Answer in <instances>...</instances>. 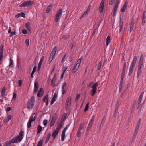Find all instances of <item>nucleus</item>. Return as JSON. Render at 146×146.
Listing matches in <instances>:
<instances>
[{"label":"nucleus","instance_id":"20e7f679","mask_svg":"<svg viewBox=\"0 0 146 146\" xmlns=\"http://www.w3.org/2000/svg\"><path fill=\"white\" fill-rule=\"evenodd\" d=\"M98 86V83L96 82L94 84H93L92 83H90L89 86L91 88H93L90 92V95L92 96H94L95 95L97 90V87Z\"/></svg>","mask_w":146,"mask_h":146},{"label":"nucleus","instance_id":"a19ab883","mask_svg":"<svg viewBox=\"0 0 146 146\" xmlns=\"http://www.w3.org/2000/svg\"><path fill=\"white\" fill-rule=\"evenodd\" d=\"M102 66V63L101 62H100L97 65V68L98 70H99L101 68V67Z\"/></svg>","mask_w":146,"mask_h":146},{"label":"nucleus","instance_id":"cd10ccee","mask_svg":"<svg viewBox=\"0 0 146 146\" xmlns=\"http://www.w3.org/2000/svg\"><path fill=\"white\" fill-rule=\"evenodd\" d=\"M123 23L122 21H120V23L119 24V32H121L123 28Z\"/></svg>","mask_w":146,"mask_h":146},{"label":"nucleus","instance_id":"c756f323","mask_svg":"<svg viewBox=\"0 0 146 146\" xmlns=\"http://www.w3.org/2000/svg\"><path fill=\"white\" fill-rule=\"evenodd\" d=\"M142 68H138L137 72V78H138L141 75V71Z\"/></svg>","mask_w":146,"mask_h":146},{"label":"nucleus","instance_id":"864d4df0","mask_svg":"<svg viewBox=\"0 0 146 146\" xmlns=\"http://www.w3.org/2000/svg\"><path fill=\"white\" fill-rule=\"evenodd\" d=\"M25 44L28 46L29 45V40L28 39H27L25 41Z\"/></svg>","mask_w":146,"mask_h":146},{"label":"nucleus","instance_id":"4c0bfd02","mask_svg":"<svg viewBox=\"0 0 146 146\" xmlns=\"http://www.w3.org/2000/svg\"><path fill=\"white\" fill-rule=\"evenodd\" d=\"M3 48H1V51L0 52V61L2 60L3 57V50L1 51V50H3Z\"/></svg>","mask_w":146,"mask_h":146},{"label":"nucleus","instance_id":"5fc2aeb1","mask_svg":"<svg viewBox=\"0 0 146 146\" xmlns=\"http://www.w3.org/2000/svg\"><path fill=\"white\" fill-rule=\"evenodd\" d=\"M126 9V8L123 7L120 10L121 12H124L125 11Z\"/></svg>","mask_w":146,"mask_h":146},{"label":"nucleus","instance_id":"f257e3e1","mask_svg":"<svg viewBox=\"0 0 146 146\" xmlns=\"http://www.w3.org/2000/svg\"><path fill=\"white\" fill-rule=\"evenodd\" d=\"M24 137V131L21 130L19 135L12 139L10 142L11 143H19L23 139Z\"/></svg>","mask_w":146,"mask_h":146},{"label":"nucleus","instance_id":"5701e85b","mask_svg":"<svg viewBox=\"0 0 146 146\" xmlns=\"http://www.w3.org/2000/svg\"><path fill=\"white\" fill-rule=\"evenodd\" d=\"M6 92V88L5 87H4L2 88L1 91V96L4 97L5 96Z\"/></svg>","mask_w":146,"mask_h":146},{"label":"nucleus","instance_id":"f03ea898","mask_svg":"<svg viewBox=\"0 0 146 146\" xmlns=\"http://www.w3.org/2000/svg\"><path fill=\"white\" fill-rule=\"evenodd\" d=\"M137 60V57L136 56H135L130 65V67L129 71L128 74L129 76H130L133 72V70L135 68Z\"/></svg>","mask_w":146,"mask_h":146},{"label":"nucleus","instance_id":"13d9d810","mask_svg":"<svg viewBox=\"0 0 146 146\" xmlns=\"http://www.w3.org/2000/svg\"><path fill=\"white\" fill-rule=\"evenodd\" d=\"M22 33L24 34H26L27 33V31L26 29L22 30Z\"/></svg>","mask_w":146,"mask_h":146},{"label":"nucleus","instance_id":"338daca9","mask_svg":"<svg viewBox=\"0 0 146 146\" xmlns=\"http://www.w3.org/2000/svg\"><path fill=\"white\" fill-rule=\"evenodd\" d=\"M127 3L126 2H125L124 3V4L123 5V7L127 8Z\"/></svg>","mask_w":146,"mask_h":146},{"label":"nucleus","instance_id":"dca6fc26","mask_svg":"<svg viewBox=\"0 0 146 146\" xmlns=\"http://www.w3.org/2000/svg\"><path fill=\"white\" fill-rule=\"evenodd\" d=\"M44 93V91L42 88H40L37 93V96L41 97Z\"/></svg>","mask_w":146,"mask_h":146},{"label":"nucleus","instance_id":"680f3d73","mask_svg":"<svg viewBox=\"0 0 146 146\" xmlns=\"http://www.w3.org/2000/svg\"><path fill=\"white\" fill-rule=\"evenodd\" d=\"M11 107H8L7 108V110H6V112L7 113L9 112L11 110Z\"/></svg>","mask_w":146,"mask_h":146},{"label":"nucleus","instance_id":"f3484780","mask_svg":"<svg viewBox=\"0 0 146 146\" xmlns=\"http://www.w3.org/2000/svg\"><path fill=\"white\" fill-rule=\"evenodd\" d=\"M134 23V21L133 20H131L130 23L129 24L130 33L132 31L133 29Z\"/></svg>","mask_w":146,"mask_h":146},{"label":"nucleus","instance_id":"8fccbe9b","mask_svg":"<svg viewBox=\"0 0 146 146\" xmlns=\"http://www.w3.org/2000/svg\"><path fill=\"white\" fill-rule=\"evenodd\" d=\"M20 14V16H21L23 18H25L26 17L25 14L23 12H21V13H19Z\"/></svg>","mask_w":146,"mask_h":146},{"label":"nucleus","instance_id":"2eb2a0df","mask_svg":"<svg viewBox=\"0 0 146 146\" xmlns=\"http://www.w3.org/2000/svg\"><path fill=\"white\" fill-rule=\"evenodd\" d=\"M56 115H54L53 116L50 123V127H52L54 125L56 122Z\"/></svg>","mask_w":146,"mask_h":146},{"label":"nucleus","instance_id":"bf43d9fd","mask_svg":"<svg viewBox=\"0 0 146 146\" xmlns=\"http://www.w3.org/2000/svg\"><path fill=\"white\" fill-rule=\"evenodd\" d=\"M17 95L15 92H14L13 93V99L14 100H15L16 98Z\"/></svg>","mask_w":146,"mask_h":146},{"label":"nucleus","instance_id":"0e129e2a","mask_svg":"<svg viewBox=\"0 0 146 146\" xmlns=\"http://www.w3.org/2000/svg\"><path fill=\"white\" fill-rule=\"evenodd\" d=\"M20 17V14L19 13H18L17 14H16L15 15V18H18Z\"/></svg>","mask_w":146,"mask_h":146},{"label":"nucleus","instance_id":"6ab92c4d","mask_svg":"<svg viewBox=\"0 0 146 146\" xmlns=\"http://www.w3.org/2000/svg\"><path fill=\"white\" fill-rule=\"evenodd\" d=\"M57 98V94L55 93L51 101V105L53 104L55 101L56 100Z\"/></svg>","mask_w":146,"mask_h":146},{"label":"nucleus","instance_id":"6e6552de","mask_svg":"<svg viewBox=\"0 0 146 146\" xmlns=\"http://www.w3.org/2000/svg\"><path fill=\"white\" fill-rule=\"evenodd\" d=\"M35 3V2L30 0L27 1H24L23 3L21 4L20 6L21 7H24L31 6Z\"/></svg>","mask_w":146,"mask_h":146},{"label":"nucleus","instance_id":"052dcab7","mask_svg":"<svg viewBox=\"0 0 146 146\" xmlns=\"http://www.w3.org/2000/svg\"><path fill=\"white\" fill-rule=\"evenodd\" d=\"M69 37V35H64L63 36V38L65 39H67Z\"/></svg>","mask_w":146,"mask_h":146},{"label":"nucleus","instance_id":"e2e57ef3","mask_svg":"<svg viewBox=\"0 0 146 146\" xmlns=\"http://www.w3.org/2000/svg\"><path fill=\"white\" fill-rule=\"evenodd\" d=\"M18 83L19 86H21L22 84V80H19V81Z\"/></svg>","mask_w":146,"mask_h":146},{"label":"nucleus","instance_id":"4be33fe9","mask_svg":"<svg viewBox=\"0 0 146 146\" xmlns=\"http://www.w3.org/2000/svg\"><path fill=\"white\" fill-rule=\"evenodd\" d=\"M144 94V92H143L141 94L139 98V99L138 101V102L139 105L141 102L142 99L143 97Z\"/></svg>","mask_w":146,"mask_h":146},{"label":"nucleus","instance_id":"f8f14e48","mask_svg":"<svg viewBox=\"0 0 146 146\" xmlns=\"http://www.w3.org/2000/svg\"><path fill=\"white\" fill-rule=\"evenodd\" d=\"M71 98L70 96L68 97L67 99L66 102V109H68L71 105Z\"/></svg>","mask_w":146,"mask_h":146},{"label":"nucleus","instance_id":"72a5a7b5","mask_svg":"<svg viewBox=\"0 0 146 146\" xmlns=\"http://www.w3.org/2000/svg\"><path fill=\"white\" fill-rule=\"evenodd\" d=\"M52 6L51 5L48 6L46 9V13H48L51 10Z\"/></svg>","mask_w":146,"mask_h":146},{"label":"nucleus","instance_id":"7ed1b4c3","mask_svg":"<svg viewBox=\"0 0 146 146\" xmlns=\"http://www.w3.org/2000/svg\"><path fill=\"white\" fill-rule=\"evenodd\" d=\"M35 99V97L32 96L28 100L27 104V107L28 109H32L34 105Z\"/></svg>","mask_w":146,"mask_h":146},{"label":"nucleus","instance_id":"412c9836","mask_svg":"<svg viewBox=\"0 0 146 146\" xmlns=\"http://www.w3.org/2000/svg\"><path fill=\"white\" fill-rule=\"evenodd\" d=\"M55 55V54H53L51 53L50 54V56L49 58V60L48 61L49 64H50L51 62L53 59V58H54Z\"/></svg>","mask_w":146,"mask_h":146},{"label":"nucleus","instance_id":"603ef678","mask_svg":"<svg viewBox=\"0 0 146 146\" xmlns=\"http://www.w3.org/2000/svg\"><path fill=\"white\" fill-rule=\"evenodd\" d=\"M48 121L47 120H44L43 121V123L44 126H46L47 124Z\"/></svg>","mask_w":146,"mask_h":146},{"label":"nucleus","instance_id":"423d86ee","mask_svg":"<svg viewBox=\"0 0 146 146\" xmlns=\"http://www.w3.org/2000/svg\"><path fill=\"white\" fill-rule=\"evenodd\" d=\"M62 126L63 124L62 123H60L59 124L57 125V127H56L55 130L53 132L52 134V137H53L54 139L56 135H57L58 132L61 129Z\"/></svg>","mask_w":146,"mask_h":146},{"label":"nucleus","instance_id":"e433bc0d","mask_svg":"<svg viewBox=\"0 0 146 146\" xmlns=\"http://www.w3.org/2000/svg\"><path fill=\"white\" fill-rule=\"evenodd\" d=\"M43 145V140H40L38 143L37 146H42Z\"/></svg>","mask_w":146,"mask_h":146},{"label":"nucleus","instance_id":"473e14b6","mask_svg":"<svg viewBox=\"0 0 146 146\" xmlns=\"http://www.w3.org/2000/svg\"><path fill=\"white\" fill-rule=\"evenodd\" d=\"M56 80V78L54 77L51 80V84L53 86H55Z\"/></svg>","mask_w":146,"mask_h":146},{"label":"nucleus","instance_id":"4d7b16f0","mask_svg":"<svg viewBox=\"0 0 146 146\" xmlns=\"http://www.w3.org/2000/svg\"><path fill=\"white\" fill-rule=\"evenodd\" d=\"M123 78H123V77H121V81H120V85H119V86H122L123 83Z\"/></svg>","mask_w":146,"mask_h":146},{"label":"nucleus","instance_id":"2f4dec72","mask_svg":"<svg viewBox=\"0 0 146 146\" xmlns=\"http://www.w3.org/2000/svg\"><path fill=\"white\" fill-rule=\"evenodd\" d=\"M37 68V67L36 66H35L33 68V71L31 73V77L32 78L33 77V75L34 74V73L36 71V69Z\"/></svg>","mask_w":146,"mask_h":146},{"label":"nucleus","instance_id":"3c124183","mask_svg":"<svg viewBox=\"0 0 146 146\" xmlns=\"http://www.w3.org/2000/svg\"><path fill=\"white\" fill-rule=\"evenodd\" d=\"M115 1V0H110V5L111 6L114 3Z\"/></svg>","mask_w":146,"mask_h":146},{"label":"nucleus","instance_id":"c85d7f7f","mask_svg":"<svg viewBox=\"0 0 146 146\" xmlns=\"http://www.w3.org/2000/svg\"><path fill=\"white\" fill-rule=\"evenodd\" d=\"M42 127L40 125H38L37 128V134H38L40 133L42 131Z\"/></svg>","mask_w":146,"mask_h":146},{"label":"nucleus","instance_id":"774afa93","mask_svg":"<svg viewBox=\"0 0 146 146\" xmlns=\"http://www.w3.org/2000/svg\"><path fill=\"white\" fill-rule=\"evenodd\" d=\"M115 5L118 6H119V0H117V1L116 2Z\"/></svg>","mask_w":146,"mask_h":146},{"label":"nucleus","instance_id":"de8ad7c7","mask_svg":"<svg viewBox=\"0 0 146 146\" xmlns=\"http://www.w3.org/2000/svg\"><path fill=\"white\" fill-rule=\"evenodd\" d=\"M104 123V121L103 120H102L101 122V124L99 127L100 129H101L102 127L103 126Z\"/></svg>","mask_w":146,"mask_h":146},{"label":"nucleus","instance_id":"9d476101","mask_svg":"<svg viewBox=\"0 0 146 146\" xmlns=\"http://www.w3.org/2000/svg\"><path fill=\"white\" fill-rule=\"evenodd\" d=\"M62 13V9H60L58 11L56 15L55 21L56 22H57L59 19L60 16L61 15Z\"/></svg>","mask_w":146,"mask_h":146},{"label":"nucleus","instance_id":"393cba45","mask_svg":"<svg viewBox=\"0 0 146 146\" xmlns=\"http://www.w3.org/2000/svg\"><path fill=\"white\" fill-rule=\"evenodd\" d=\"M11 116L10 115H9L6 117L3 121L5 123L7 122L11 119Z\"/></svg>","mask_w":146,"mask_h":146},{"label":"nucleus","instance_id":"ea45409f","mask_svg":"<svg viewBox=\"0 0 146 146\" xmlns=\"http://www.w3.org/2000/svg\"><path fill=\"white\" fill-rule=\"evenodd\" d=\"M81 130L78 129V131L77 133V137H80L81 136Z\"/></svg>","mask_w":146,"mask_h":146},{"label":"nucleus","instance_id":"ddd939ff","mask_svg":"<svg viewBox=\"0 0 146 146\" xmlns=\"http://www.w3.org/2000/svg\"><path fill=\"white\" fill-rule=\"evenodd\" d=\"M68 127V126H67L64 128L62 131L61 134V140L62 141H63L65 139L66 131Z\"/></svg>","mask_w":146,"mask_h":146},{"label":"nucleus","instance_id":"a211bd4d","mask_svg":"<svg viewBox=\"0 0 146 146\" xmlns=\"http://www.w3.org/2000/svg\"><path fill=\"white\" fill-rule=\"evenodd\" d=\"M38 85L37 82H36L34 84V88L33 90V93H36L38 89Z\"/></svg>","mask_w":146,"mask_h":146},{"label":"nucleus","instance_id":"7c9ffc66","mask_svg":"<svg viewBox=\"0 0 146 146\" xmlns=\"http://www.w3.org/2000/svg\"><path fill=\"white\" fill-rule=\"evenodd\" d=\"M51 136V134L50 133H49L48 134V135H47L46 138V141H45L46 143H47L48 142L50 139Z\"/></svg>","mask_w":146,"mask_h":146},{"label":"nucleus","instance_id":"b1692460","mask_svg":"<svg viewBox=\"0 0 146 146\" xmlns=\"http://www.w3.org/2000/svg\"><path fill=\"white\" fill-rule=\"evenodd\" d=\"M111 41L110 37L109 35L107 36L106 40V46H108Z\"/></svg>","mask_w":146,"mask_h":146},{"label":"nucleus","instance_id":"37998d69","mask_svg":"<svg viewBox=\"0 0 146 146\" xmlns=\"http://www.w3.org/2000/svg\"><path fill=\"white\" fill-rule=\"evenodd\" d=\"M89 103H88L86 105V107H85V108L84 110V111H86L88 110L89 108Z\"/></svg>","mask_w":146,"mask_h":146},{"label":"nucleus","instance_id":"a878e982","mask_svg":"<svg viewBox=\"0 0 146 146\" xmlns=\"http://www.w3.org/2000/svg\"><path fill=\"white\" fill-rule=\"evenodd\" d=\"M140 120H139L138 121V123H137V125L135 128V132H137L139 130V129L140 125Z\"/></svg>","mask_w":146,"mask_h":146},{"label":"nucleus","instance_id":"9b49d317","mask_svg":"<svg viewBox=\"0 0 146 146\" xmlns=\"http://www.w3.org/2000/svg\"><path fill=\"white\" fill-rule=\"evenodd\" d=\"M105 1V0H102L100 4L98 10L99 12L100 13H102L103 11V10L104 7V4Z\"/></svg>","mask_w":146,"mask_h":146},{"label":"nucleus","instance_id":"bb28decb","mask_svg":"<svg viewBox=\"0 0 146 146\" xmlns=\"http://www.w3.org/2000/svg\"><path fill=\"white\" fill-rule=\"evenodd\" d=\"M9 63L8 67L10 68L13 67V60L11 58H10L9 59Z\"/></svg>","mask_w":146,"mask_h":146},{"label":"nucleus","instance_id":"49530a36","mask_svg":"<svg viewBox=\"0 0 146 146\" xmlns=\"http://www.w3.org/2000/svg\"><path fill=\"white\" fill-rule=\"evenodd\" d=\"M88 12L87 11H86L82 15V17H81V18L82 17H84L85 16H86L87 14H88Z\"/></svg>","mask_w":146,"mask_h":146},{"label":"nucleus","instance_id":"aec40b11","mask_svg":"<svg viewBox=\"0 0 146 146\" xmlns=\"http://www.w3.org/2000/svg\"><path fill=\"white\" fill-rule=\"evenodd\" d=\"M126 62H125L123 66V70L122 71V73H121V77L124 78V76L125 75V70L126 68Z\"/></svg>","mask_w":146,"mask_h":146},{"label":"nucleus","instance_id":"58836bf2","mask_svg":"<svg viewBox=\"0 0 146 146\" xmlns=\"http://www.w3.org/2000/svg\"><path fill=\"white\" fill-rule=\"evenodd\" d=\"M62 95H64L66 92L65 89L64 88V87H62Z\"/></svg>","mask_w":146,"mask_h":146},{"label":"nucleus","instance_id":"f704fd0d","mask_svg":"<svg viewBox=\"0 0 146 146\" xmlns=\"http://www.w3.org/2000/svg\"><path fill=\"white\" fill-rule=\"evenodd\" d=\"M25 26L26 28L30 31L31 30L30 26L29 23H27L25 24Z\"/></svg>","mask_w":146,"mask_h":146},{"label":"nucleus","instance_id":"39448f33","mask_svg":"<svg viewBox=\"0 0 146 146\" xmlns=\"http://www.w3.org/2000/svg\"><path fill=\"white\" fill-rule=\"evenodd\" d=\"M82 57L79 59L76 62L75 64L74 65L73 69L72 70V72L74 74L78 70L80 64L81 62Z\"/></svg>","mask_w":146,"mask_h":146},{"label":"nucleus","instance_id":"79ce46f5","mask_svg":"<svg viewBox=\"0 0 146 146\" xmlns=\"http://www.w3.org/2000/svg\"><path fill=\"white\" fill-rule=\"evenodd\" d=\"M84 127V125L82 123H81L80 125V126L78 129L81 130Z\"/></svg>","mask_w":146,"mask_h":146},{"label":"nucleus","instance_id":"6e6d98bb","mask_svg":"<svg viewBox=\"0 0 146 146\" xmlns=\"http://www.w3.org/2000/svg\"><path fill=\"white\" fill-rule=\"evenodd\" d=\"M16 35V32L15 31H14L13 32H12L11 33V35L9 36L10 37H11L12 36H13L14 35Z\"/></svg>","mask_w":146,"mask_h":146},{"label":"nucleus","instance_id":"a18cd8bd","mask_svg":"<svg viewBox=\"0 0 146 146\" xmlns=\"http://www.w3.org/2000/svg\"><path fill=\"white\" fill-rule=\"evenodd\" d=\"M91 128V127L89 126L88 125L86 131V133L87 134H88L89 132V130Z\"/></svg>","mask_w":146,"mask_h":146},{"label":"nucleus","instance_id":"69168bd1","mask_svg":"<svg viewBox=\"0 0 146 146\" xmlns=\"http://www.w3.org/2000/svg\"><path fill=\"white\" fill-rule=\"evenodd\" d=\"M118 6L115 5L114 9V11H117L118 9Z\"/></svg>","mask_w":146,"mask_h":146},{"label":"nucleus","instance_id":"c9c22d12","mask_svg":"<svg viewBox=\"0 0 146 146\" xmlns=\"http://www.w3.org/2000/svg\"><path fill=\"white\" fill-rule=\"evenodd\" d=\"M56 51L57 47H55L52 50L51 53L56 54Z\"/></svg>","mask_w":146,"mask_h":146},{"label":"nucleus","instance_id":"09e8293b","mask_svg":"<svg viewBox=\"0 0 146 146\" xmlns=\"http://www.w3.org/2000/svg\"><path fill=\"white\" fill-rule=\"evenodd\" d=\"M146 17H143V18L142 19V23L143 25H144L145 23V22Z\"/></svg>","mask_w":146,"mask_h":146},{"label":"nucleus","instance_id":"1a4fd4ad","mask_svg":"<svg viewBox=\"0 0 146 146\" xmlns=\"http://www.w3.org/2000/svg\"><path fill=\"white\" fill-rule=\"evenodd\" d=\"M143 56L142 55L140 58L138 62V68H142L144 64Z\"/></svg>","mask_w":146,"mask_h":146},{"label":"nucleus","instance_id":"0eeeda50","mask_svg":"<svg viewBox=\"0 0 146 146\" xmlns=\"http://www.w3.org/2000/svg\"><path fill=\"white\" fill-rule=\"evenodd\" d=\"M36 119V115L35 113H33L29 118L27 124V128H30L31 125V123L34 121Z\"/></svg>","mask_w":146,"mask_h":146},{"label":"nucleus","instance_id":"4468645a","mask_svg":"<svg viewBox=\"0 0 146 146\" xmlns=\"http://www.w3.org/2000/svg\"><path fill=\"white\" fill-rule=\"evenodd\" d=\"M48 96V95L47 94L44 96L43 99V100L46 103V105H47L48 104V102L50 100V98Z\"/></svg>","mask_w":146,"mask_h":146},{"label":"nucleus","instance_id":"c03bdc74","mask_svg":"<svg viewBox=\"0 0 146 146\" xmlns=\"http://www.w3.org/2000/svg\"><path fill=\"white\" fill-rule=\"evenodd\" d=\"M44 59V56H42L40 61H39V64H41L42 63V62L43 61Z\"/></svg>","mask_w":146,"mask_h":146}]
</instances>
